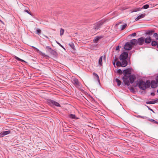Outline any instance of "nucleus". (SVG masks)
Returning <instances> with one entry per match:
<instances>
[{"instance_id": "1", "label": "nucleus", "mask_w": 158, "mask_h": 158, "mask_svg": "<svg viewBox=\"0 0 158 158\" xmlns=\"http://www.w3.org/2000/svg\"><path fill=\"white\" fill-rule=\"evenodd\" d=\"M137 85L140 89L144 90L150 87V82L149 80H147L146 82L142 80H139L138 82Z\"/></svg>"}, {"instance_id": "2", "label": "nucleus", "mask_w": 158, "mask_h": 158, "mask_svg": "<svg viewBox=\"0 0 158 158\" xmlns=\"http://www.w3.org/2000/svg\"><path fill=\"white\" fill-rule=\"evenodd\" d=\"M47 102L48 104L51 106H56L57 107H60V104L54 100L49 99L47 100Z\"/></svg>"}, {"instance_id": "3", "label": "nucleus", "mask_w": 158, "mask_h": 158, "mask_svg": "<svg viewBox=\"0 0 158 158\" xmlns=\"http://www.w3.org/2000/svg\"><path fill=\"white\" fill-rule=\"evenodd\" d=\"M131 76V75H124V76L123 78V81L124 84L127 86L130 85V82L129 81V78Z\"/></svg>"}, {"instance_id": "4", "label": "nucleus", "mask_w": 158, "mask_h": 158, "mask_svg": "<svg viewBox=\"0 0 158 158\" xmlns=\"http://www.w3.org/2000/svg\"><path fill=\"white\" fill-rule=\"evenodd\" d=\"M103 24V22L102 21L98 22L94 24L93 28L95 30H97Z\"/></svg>"}, {"instance_id": "5", "label": "nucleus", "mask_w": 158, "mask_h": 158, "mask_svg": "<svg viewBox=\"0 0 158 158\" xmlns=\"http://www.w3.org/2000/svg\"><path fill=\"white\" fill-rule=\"evenodd\" d=\"M72 82L74 85L77 87H79L81 85V84L78 80L76 78H73Z\"/></svg>"}, {"instance_id": "6", "label": "nucleus", "mask_w": 158, "mask_h": 158, "mask_svg": "<svg viewBox=\"0 0 158 158\" xmlns=\"http://www.w3.org/2000/svg\"><path fill=\"white\" fill-rule=\"evenodd\" d=\"M128 53L127 52H123L120 56L119 59L120 60H126L128 57Z\"/></svg>"}, {"instance_id": "7", "label": "nucleus", "mask_w": 158, "mask_h": 158, "mask_svg": "<svg viewBox=\"0 0 158 158\" xmlns=\"http://www.w3.org/2000/svg\"><path fill=\"white\" fill-rule=\"evenodd\" d=\"M124 48L125 50H129L132 49V46L130 42H127L126 43Z\"/></svg>"}, {"instance_id": "8", "label": "nucleus", "mask_w": 158, "mask_h": 158, "mask_svg": "<svg viewBox=\"0 0 158 158\" xmlns=\"http://www.w3.org/2000/svg\"><path fill=\"white\" fill-rule=\"evenodd\" d=\"M137 40L138 44L140 45H142L144 43V38L143 37H141L138 39Z\"/></svg>"}, {"instance_id": "9", "label": "nucleus", "mask_w": 158, "mask_h": 158, "mask_svg": "<svg viewBox=\"0 0 158 158\" xmlns=\"http://www.w3.org/2000/svg\"><path fill=\"white\" fill-rule=\"evenodd\" d=\"M10 133V131L9 130L7 131H3L0 133V137H3L4 136L9 134Z\"/></svg>"}, {"instance_id": "10", "label": "nucleus", "mask_w": 158, "mask_h": 158, "mask_svg": "<svg viewBox=\"0 0 158 158\" xmlns=\"http://www.w3.org/2000/svg\"><path fill=\"white\" fill-rule=\"evenodd\" d=\"M157 83L154 80H152L150 83V85L152 88H155L157 86Z\"/></svg>"}, {"instance_id": "11", "label": "nucleus", "mask_w": 158, "mask_h": 158, "mask_svg": "<svg viewBox=\"0 0 158 158\" xmlns=\"http://www.w3.org/2000/svg\"><path fill=\"white\" fill-rule=\"evenodd\" d=\"M130 42L131 45H136L138 44L137 40L135 39H133L131 40Z\"/></svg>"}, {"instance_id": "12", "label": "nucleus", "mask_w": 158, "mask_h": 158, "mask_svg": "<svg viewBox=\"0 0 158 158\" xmlns=\"http://www.w3.org/2000/svg\"><path fill=\"white\" fill-rule=\"evenodd\" d=\"M103 36H102L96 37L93 40V42L94 43H97L100 40V39L103 38Z\"/></svg>"}, {"instance_id": "13", "label": "nucleus", "mask_w": 158, "mask_h": 158, "mask_svg": "<svg viewBox=\"0 0 158 158\" xmlns=\"http://www.w3.org/2000/svg\"><path fill=\"white\" fill-rule=\"evenodd\" d=\"M152 41L151 38L149 37H148L145 39H144V42L146 44H149Z\"/></svg>"}, {"instance_id": "14", "label": "nucleus", "mask_w": 158, "mask_h": 158, "mask_svg": "<svg viewBox=\"0 0 158 158\" xmlns=\"http://www.w3.org/2000/svg\"><path fill=\"white\" fill-rule=\"evenodd\" d=\"M145 16V14H141L140 15H139L135 19L136 21H138L139 19H142Z\"/></svg>"}, {"instance_id": "15", "label": "nucleus", "mask_w": 158, "mask_h": 158, "mask_svg": "<svg viewBox=\"0 0 158 158\" xmlns=\"http://www.w3.org/2000/svg\"><path fill=\"white\" fill-rule=\"evenodd\" d=\"M135 79V77L133 75H131L129 78V81L130 83L132 84L134 82V81Z\"/></svg>"}, {"instance_id": "16", "label": "nucleus", "mask_w": 158, "mask_h": 158, "mask_svg": "<svg viewBox=\"0 0 158 158\" xmlns=\"http://www.w3.org/2000/svg\"><path fill=\"white\" fill-rule=\"evenodd\" d=\"M122 61L121 63L122 67H124L126 66L127 64V62L126 60H122Z\"/></svg>"}, {"instance_id": "17", "label": "nucleus", "mask_w": 158, "mask_h": 158, "mask_svg": "<svg viewBox=\"0 0 158 158\" xmlns=\"http://www.w3.org/2000/svg\"><path fill=\"white\" fill-rule=\"evenodd\" d=\"M69 117L71 119H78L75 114H70L69 115Z\"/></svg>"}, {"instance_id": "18", "label": "nucleus", "mask_w": 158, "mask_h": 158, "mask_svg": "<svg viewBox=\"0 0 158 158\" xmlns=\"http://www.w3.org/2000/svg\"><path fill=\"white\" fill-rule=\"evenodd\" d=\"M157 100H155L154 101H151L149 102H146V103L147 104H154L157 102Z\"/></svg>"}, {"instance_id": "19", "label": "nucleus", "mask_w": 158, "mask_h": 158, "mask_svg": "<svg viewBox=\"0 0 158 158\" xmlns=\"http://www.w3.org/2000/svg\"><path fill=\"white\" fill-rule=\"evenodd\" d=\"M123 73L124 74V75H131L130 73V71L128 69H125L123 71Z\"/></svg>"}, {"instance_id": "20", "label": "nucleus", "mask_w": 158, "mask_h": 158, "mask_svg": "<svg viewBox=\"0 0 158 158\" xmlns=\"http://www.w3.org/2000/svg\"><path fill=\"white\" fill-rule=\"evenodd\" d=\"M102 56H101L100 57L99 60H98V64L100 66H102Z\"/></svg>"}, {"instance_id": "21", "label": "nucleus", "mask_w": 158, "mask_h": 158, "mask_svg": "<svg viewBox=\"0 0 158 158\" xmlns=\"http://www.w3.org/2000/svg\"><path fill=\"white\" fill-rule=\"evenodd\" d=\"M143 9V8H135L132 11V12H137Z\"/></svg>"}, {"instance_id": "22", "label": "nucleus", "mask_w": 158, "mask_h": 158, "mask_svg": "<svg viewBox=\"0 0 158 158\" xmlns=\"http://www.w3.org/2000/svg\"><path fill=\"white\" fill-rule=\"evenodd\" d=\"M154 31L153 30H151L147 31L146 32V34L149 35H151L152 34V33L154 32Z\"/></svg>"}, {"instance_id": "23", "label": "nucleus", "mask_w": 158, "mask_h": 158, "mask_svg": "<svg viewBox=\"0 0 158 158\" xmlns=\"http://www.w3.org/2000/svg\"><path fill=\"white\" fill-rule=\"evenodd\" d=\"M50 52L54 56H56L57 54L56 52L52 49L50 51Z\"/></svg>"}, {"instance_id": "24", "label": "nucleus", "mask_w": 158, "mask_h": 158, "mask_svg": "<svg viewBox=\"0 0 158 158\" xmlns=\"http://www.w3.org/2000/svg\"><path fill=\"white\" fill-rule=\"evenodd\" d=\"M115 81L117 82V85L119 86L121 85V81L118 78H116L115 79Z\"/></svg>"}, {"instance_id": "25", "label": "nucleus", "mask_w": 158, "mask_h": 158, "mask_svg": "<svg viewBox=\"0 0 158 158\" xmlns=\"http://www.w3.org/2000/svg\"><path fill=\"white\" fill-rule=\"evenodd\" d=\"M151 44L152 46H155L157 45V42L154 41H152Z\"/></svg>"}, {"instance_id": "26", "label": "nucleus", "mask_w": 158, "mask_h": 158, "mask_svg": "<svg viewBox=\"0 0 158 158\" xmlns=\"http://www.w3.org/2000/svg\"><path fill=\"white\" fill-rule=\"evenodd\" d=\"M40 54L43 57H48V56L46 55L44 53H43L41 52H40Z\"/></svg>"}, {"instance_id": "27", "label": "nucleus", "mask_w": 158, "mask_h": 158, "mask_svg": "<svg viewBox=\"0 0 158 158\" xmlns=\"http://www.w3.org/2000/svg\"><path fill=\"white\" fill-rule=\"evenodd\" d=\"M149 7V5L148 4H146V5H144L142 8H143V9H148Z\"/></svg>"}, {"instance_id": "28", "label": "nucleus", "mask_w": 158, "mask_h": 158, "mask_svg": "<svg viewBox=\"0 0 158 158\" xmlns=\"http://www.w3.org/2000/svg\"><path fill=\"white\" fill-rule=\"evenodd\" d=\"M116 64L118 66H122L121 63L119 61H117Z\"/></svg>"}, {"instance_id": "29", "label": "nucleus", "mask_w": 158, "mask_h": 158, "mask_svg": "<svg viewBox=\"0 0 158 158\" xmlns=\"http://www.w3.org/2000/svg\"><path fill=\"white\" fill-rule=\"evenodd\" d=\"M32 47L34 49V50H35V51L39 53V54L40 53V52H41V51H40L38 48H36L33 46H32Z\"/></svg>"}, {"instance_id": "30", "label": "nucleus", "mask_w": 158, "mask_h": 158, "mask_svg": "<svg viewBox=\"0 0 158 158\" xmlns=\"http://www.w3.org/2000/svg\"><path fill=\"white\" fill-rule=\"evenodd\" d=\"M127 26V24L125 23V24L123 25H121V30H123Z\"/></svg>"}, {"instance_id": "31", "label": "nucleus", "mask_w": 158, "mask_h": 158, "mask_svg": "<svg viewBox=\"0 0 158 158\" xmlns=\"http://www.w3.org/2000/svg\"><path fill=\"white\" fill-rule=\"evenodd\" d=\"M64 29L62 28H61L60 30V35L61 36L64 33Z\"/></svg>"}, {"instance_id": "32", "label": "nucleus", "mask_w": 158, "mask_h": 158, "mask_svg": "<svg viewBox=\"0 0 158 158\" xmlns=\"http://www.w3.org/2000/svg\"><path fill=\"white\" fill-rule=\"evenodd\" d=\"M69 46H70V47L73 49H74V45L73 43H71L69 44Z\"/></svg>"}, {"instance_id": "33", "label": "nucleus", "mask_w": 158, "mask_h": 158, "mask_svg": "<svg viewBox=\"0 0 158 158\" xmlns=\"http://www.w3.org/2000/svg\"><path fill=\"white\" fill-rule=\"evenodd\" d=\"M36 32L37 34L39 35H40V33H41V30L40 29H38L36 30Z\"/></svg>"}, {"instance_id": "34", "label": "nucleus", "mask_w": 158, "mask_h": 158, "mask_svg": "<svg viewBox=\"0 0 158 158\" xmlns=\"http://www.w3.org/2000/svg\"><path fill=\"white\" fill-rule=\"evenodd\" d=\"M151 122H153L155 123H156V124H158V122L155 120H154V119H151L150 120H149Z\"/></svg>"}, {"instance_id": "35", "label": "nucleus", "mask_w": 158, "mask_h": 158, "mask_svg": "<svg viewBox=\"0 0 158 158\" xmlns=\"http://www.w3.org/2000/svg\"><path fill=\"white\" fill-rule=\"evenodd\" d=\"M15 58H16V59H17V60H18L20 61H23V62L24 61L23 60L20 59L19 58H18L16 56Z\"/></svg>"}, {"instance_id": "36", "label": "nucleus", "mask_w": 158, "mask_h": 158, "mask_svg": "<svg viewBox=\"0 0 158 158\" xmlns=\"http://www.w3.org/2000/svg\"><path fill=\"white\" fill-rule=\"evenodd\" d=\"M137 117L140 118H147V117L146 116H141L140 115H138L137 116Z\"/></svg>"}, {"instance_id": "37", "label": "nucleus", "mask_w": 158, "mask_h": 158, "mask_svg": "<svg viewBox=\"0 0 158 158\" xmlns=\"http://www.w3.org/2000/svg\"><path fill=\"white\" fill-rule=\"evenodd\" d=\"M56 42L61 47H62V48H63V49H65V48H64V47L62 45H61L60 43H59V42H57V41H56Z\"/></svg>"}, {"instance_id": "38", "label": "nucleus", "mask_w": 158, "mask_h": 158, "mask_svg": "<svg viewBox=\"0 0 158 158\" xmlns=\"http://www.w3.org/2000/svg\"><path fill=\"white\" fill-rule=\"evenodd\" d=\"M117 73L120 74H121L122 73V71L121 69H119L117 70Z\"/></svg>"}, {"instance_id": "39", "label": "nucleus", "mask_w": 158, "mask_h": 158, "mask_svg": "<svg viewBox=\"0 0 158 158\" xmlns=\"http://www.w3.org/2000/svg\"><path fill=\"white\" fill-rule=\"evenodd\" d=\"M93 75H94L95 76H96L97 77V78L98 79H99V76H98V75H97V74L96 73H93Z\"/></svg>"}, {"instance_id": "40", "label": "nucleus", "mask_w": 158, "mask_h": 158, "mask_svg": "<svg viewBox=\"0 0 158 158\" xmlns=\"http://www.w3.org/2000/svg\"><path fill=\"white\" fill-rule=\"evenodd\" d=\"M153 36L155 37V38H156L157 36H158V35L157 33H154L153 35Z\"/></svg>"}, {"instance_id": "41", "label": "nucleus", "mask_w": 158, "mask_h": 158, "mask_svg": "<svg viewBox=\"0 0 158 158\" xmlns=\"http://www.w3.org/2000/svg\"><path fill=\"white\" fill-rule=\"evenodd\" d=\"M145 106L148 107V109L149 110H150L152 111V112L154 113L153 110L152 109L150 108L149 107H148V106H147V105H145Z\"/></svg>"}, {"instance_id": "42", "label": "nucleus", "mask_w": 158, "mask_h": 158, "mask_svg": "<svg viewBox=\"0 0 158 158\" xmlns=\"http://www.w3.org/2000/svg\"><path fill=\"white\" fill-rule=\"evenodd\" d=\"M136 33H133L132 34H131V36H136Z\"/></svg>"}, {"instance_id": "43", "label": "nucleus", "mask_w": 158, "mask_h": 158, "mask_svg": "<svg viewBox=\"0 0 158 158\" xmlns=\"http://www.w3.org/2000/svg\"><path fill=\"white\" fill-rule=\"evenodd\" d=\"M46 48L47 49H49L50 50L52 49L50 47L48 46H46Z\"/></svg>"}, {"instance_id": "44", "label": "nucleus", "mask_w": 158, "mask_h": 158, "mask_svg": "<svg viewBox=\"0 0 158 158\" xmlns=\"http://www.w3.org/2000/svg\"><path fill=\"white\" fill-rule=\"evenodd\" d=\"M119 46H118L116 47V50H119Z\"/></svg>"}, {"instance_id": "45", "label": "nucleus", "mask_w": 158, "mask_h": 158, "mask_svg": "<svg viewBox=\"0 0 158 158\" xmlns=\"http://www.w3.org/2000/svg\"><path fill=\"white\" fill-rule=\"evenodd\" d=\"M156 82L158 84V76H157L156 78Z\"/></svg>"}, {"instance_id": "46", "label": "nucleus", "mask_w": 158, "mask_h": 158, "mask_svg": "<svg viewBox=\"0 0 158 158\" xmlns=\"http://www.w3.org/2000/svg\"><path fill=\"white\" fill-rule=\"evenodd\" d=\"M25 11L26 12H27V13L31 15V14L29 12V11H28V10H25Z\"/></svg>"}, {"instance_id": "47", "label": "nucleus", "mask_w": 158, "mask_h": 158, "mask_svg": "<svg viewBox=\"0 0 158 158\" xmlns=\"http://www.w3.org/2000/svg\"><path fill=\"white\" fill-rule=\"evenodd\" d=\"M118 60V59L116 58H115L114 59V61H116L117 60Z\"/></svg>"}, {"instance_id": "48", "label": "nucleus", "mask_w": 158, "mask_h": 158, "mask_svg": "<svg viewBox=\"0 0 158 158\" xmlns=\"http://www.w3.org/2000/svg\"><path fill=\"white\" fill-rule=\"evenodd\" d=\"M113 64L114 65V66L115 67V62L113 61Z\"/></svg>"}, {"instance_id": "49", "label": "nucleus", "mask_w": 158, "mask_h": 158, "mask_svg": "<svg viewBox=\"0 0 158 158\" xmlns=\"http://www.w3.org/2000/svg\"><path fill=\"white\" fill-rule=\"evenodd\" d=\"M151 95H154L155 94L154 93H151Z\"/></svg>"}, {"instance_id": "50", "label": "nucleus", "mask_w": 158, "mask_h": 158, "mask_svg": "<svg viewBox=\"0 0 158 158\" xmlns=\"http://www.w3.org/2000/svg\"><path fill=\"white\" fill-rule=\"evenodd\" d=\"M44 36L45 37H46V38H48V37L47 36H46V35H44Z\"/></svg>"}, {"instance_id": "51", "label": "nucleus", "mask_w": 158, "mask_h": 158, "mask_svg": "<svg viewBox=\"0 0 158 158\" xmlns=\"http://www.w3.org/2000/svg\"><path fill=\"white\" fill-rule=\"evenodd\" d=\"M157 40H158V36H157V37L156 38Z\"/></svg>"}, {"instance_id": "52", "label": "nucleus", "mask_w": 158, "mask_h": 158, "mask_svg": "<svg viewBox=\"0 0 158 158\" xmlns=\"http://www.w3.org/2000/svg\"><path fill=\"white\" fill-rule=\"evenodd\" d=\"M121 23V22H120L119 23H118V24H119V23Z\"/></svg>"}, {"instance_id": "53", "label": "nucleus", "mask_w": 158, "mask_h": 158, "mask_svg": "<svg viewBox=\"0 0 158 158\" xmlns=\"http://www.w3.org/2000/svg\"><path fill=\"white\" fill-rule=\"evenodd\" d=\"M157 48H158V44H157Z\"/></svg>"}, {"instance_id": "54", "label": "nucleus", "mask_w": 158, "mask_h": 158, "mask_svg": "<svg viewBox=\"0 0 158 158\" xmlns=\"http://www.w3.org/2000/svg\"><path fill=\"white\" fill-rule=\"evenodd\" d=\"M157 93H158V89H157Z\"/></svg>"}, {"instance_id": "55", "label": "nucleus", "mask_w": 158, "mask_h": 158, "mask_svg": "<svg viewBox=\"0 0 158 158\" xmlns=\"http://www.w3.org/2000/svg\"><path fill=\"white\" fill-rule=\"evenodd\" d=\"M157 100H158V99H157Z\"/></svg>"}]
</instances>
